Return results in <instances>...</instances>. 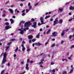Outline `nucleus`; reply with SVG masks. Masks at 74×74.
<instances>
[{"instance_id": "33", "label": "nucleus", "mask_w": 74, "mask_h": 74, "mask_svg": "<svg viewBox=\"0 0 74 74\" xmlns=\"http://www.w3.org/2000/svg\"><path fill=\"white\" fill-rule=\"evenodd\" d=\"M5 16H6L5 14H2L3 17H4Z\"/></svg>"}, {"instance_id": "31", "label": "nucleus", "mask_w": 74, "mask_h": 74, "mask_svg": "<svg viewBox=\"0 0 74 74\" xmlns=\"http://www.w3.org/2000/svg\"><path fill=\"white\" fill-rule=\"evenodd\" d=\"M73 18H71V19H69V22H70V21H72V20H73Z\"/></svg>"}, {"instance_id": "18", "label": "nucleus", "mask_w": 74, "mask_h": 74, "mask_svg": "<svg viewBox=\"0 0 74 74\" xmlns=\"http://www.w3.org/2000/svg\"><path fill=\"white\" fill-rule=\"evenodd\" d=\"M59 23L60 24H61L63 23V20H61L59 22Z\"/></svg>"}, {"instance_id": "37", "label": "nucleus", "mask_w": 74, "mask_h": 74, "mask_svg": "<svg viewBox=\"0 0 74 74\" xmlns=\"http://www.w3.org/2000/svg\"><path fill=\"white\" fill-rule=\"evenodd\" d=\"M71 38H72V35H70L69 36V39H71Z\"/></svg>"}, {"instance_id": "52", "label": "nucleus", "mask_w": 74, "mask_h": 74, "mask_svg": "<svg viewBox=\"0 0 74 74\" xmlns=\"http://www.w3.org/2000/svg\"><path fill=\"white\" fill-rule=\"evenodd\" d=\"M52 72H53V73H54V72H55V70L54 69H53L52 71Z\"/></svg>"}, {"instance_id": "43", "label": "nucleus", "mask_w": 74, "mask_h": 74, "mask_svg": "<svg viewBox=\"0 0 74 74\" xmlns=\"http://www.w3.org/2000/svg\"><path fill=\"white\" fill-rule=\"evenodd\" d=\"M38 3H36L35 4L34 6H37V5H38Z\"/></svg>"}, {"instance_id": "62", "label": "nucleus", "mask_w": 74, "mask_h": 74, "mask_svg": "<svg viewBox=\"0 0 74 74\" xmlns=\"http://www.w3.org/2000/svg\"><path fill=\"white\" fill-rule=\"evenodd\" d=\"M30 63H33V61L32 60L30 62Z\"/></svg>"}, {"instance_id": "46", "label": "nucleus", "mask_w": 74, "mask_h": 74, "mask_svg": "<svg viewBox=\"0 0 74 74\" xmlns=\"http://www.w3.org/2000/svg\"><path fill=\"white\" fill-rule=\"evenodd\" d=\"M67 73V72L66 71H64L63 72V74H66Z\"/></svg>"}, {"instance_id": "44", "label": "nucleus", "mask_w": 74, "mask_h": 74, "mask_svg": "<svg viewBox=\"0 0 74 74\" xmlns=\"http://www.w3.org/2000/svg\"><path fill=\"white\" fill-rule=\"evenodd\" d=\"M4 41V39H2L0 40V41Z\"/></svg>"}, {"instance_id": "41", "label": "nucleus", "mask_w": 74, "mask_h": 74, "mask_svg": "<svg viewBox=\"0 0 74 74\" xmlns=\"http://www.w3.org/2000/svg\"><path fill=\"white\" fill-rule=\"evenodd\" d=\"M21 15H22V16H25V13H23Z\"/></svg>"}, {"instance_id": "38", "label": "nucleus", "mask_w": 74, "mask_h": 74, "mask_svg": "<svg viewBox=\"0 0 74 74\" xmlns=\"http://www.w3.org/2000/svg\"><path fill=\"white\" fill-rule=\"evenodd\" d=\"M64 60H66V62L67 61V60L66 59H62V61H64Z\"/></svg>"}, {"instance_id": "50", "label": "nucleus", "mask_w": 74, "mask_h": 74, "mask_svg": "<svg viewBox=\"0 0 74 74\" xmlns=\"http://www.w3.org/2000/svg\"><path fill=\"white\" fill-rule=\"evenodd\" d=\"M61 44H63V42H64V41H63V40H61Z\"/></svg>"}, {"instance_id": "8", "label": "nucleus", "mask_w": 74, "mask_h": 74, "mask_svg": "<svg viewBox=\"0 0 74 74\" xmlns=\"http://www.w3.org/2000/svg\"><path fill=\"white\" fill-rule=\"evenodd\" d=\"M28 37L29 39L31 40V39H32L33 38V36L29 35L28 36Z\"/></svg>"}, {"instance_id": "45", "label": "nucleus", "mask_w": 74, "mask_h": 74, "mask_svg": "<svg viewBox=\"0 0 74 74\" xmlns=\"http://www.w3.org/2000/svg\"><path fill=\"white\" fill-rule=\"evenodd\" d=\"M30 60H29V59H27V63H28V62H29Z\"/></svg>"}, {"instance_id": "6", "label": "nucleus", "mask_w": 74, "mask_h": 74, "mask_svg": "<svg viewBox=\"0 0 74 74\" xmlns=\"http://www.w3.org/2000/svg\"><path fill=\"white\" fill-rule=\"evenodd\" d=\"M5 28L4 30H8L9 29H11V27H10L9 25H8L5 26Z\"/></svg>"}, {"instance_id": "3", "label": "nucleus", "mask_w": 74, "mask_h": 74, "mask_svg": "<svg viewBox=\"0 0 74 74\" xmlns=\"http://www.w3.org/2000/svg\"><path fill=\"white\" fill-rule=\"evenodd\" d=\"M58 22V18H56L54 21V23L53 24V26H55L57 23Z\"/></svg>"}, {"instance_id": "20", "label": "nucleus", "mask_w": 74, "mask_h": 74, "mask_svg": "<svg viewBox=\"0 0 74 74\" xmlns=\"http://www.w3.org/2000/svg\"><path fill=\"white\" fill-rule=\"evenodd\" d=\"M49 17H50V16H47L45 17V19H47V18H49Z\"/></svg>"}, {"instance_id": "23", "label": "nucleus", "mask_w": 74, "mask_h": 74, "mask_svg": "<svg viewBox=\"0 0 74 74\" xmlns=\"http://www.w3.org/2000/svg\"><path fill=\"white\" fill-rule=\"evenodd\" d=\"M49 40H48V41L45 43V45H47V44H48V42H49Z\"/></svg>"}, {"instance_id": "47", "label": "nucleus", "mask_w": 74, "mask_h": 74, "mask_svg": "<svg viewBox=\"0 0 74 74\" xmlns=\"http://www.w3.org/2000/svg\"><path fill=\"white\" fill-rule=\"evenodd\" d=\"M21 22H22L21 23H25V21H21Z\"/></svg>"}, {"instance_id": "1", "label": "nucleus", "mask_w": 74, "mask_h": 74, "mask_svg": "<svg viewBox=\"0 0 74 74\" xmlns=\"http://www.w3.org/2000/svg\"><path fill=\"white\" fill-rule=\"evenodd\" d=\"M6 57H7V53H6V52H5L3 54V58L2 62L1 64H5V62H7V60L6 59Z\"/></svg>"}, {"instance_id": "28", "label": "nucleus", "mask_w": 74, "mask_h": 74, "mask_svg": "<svg viewBox=\"0 0 74 74\" xmlns=\"http://www.w3.org/2000/svg\"><path fill=\"white\" fill-rule=\"evenodd\" d=\"M74 48V45L71 46V47H70V49H72V48Z\"/></svg>"}, {"instance_id": "7", "label": "nucleus", "mask_w": 74, "mask_h": 74, "mask_svg": "<svg viewBox=\"0 0 74 74\" xmlns=\"http://www.w3.org/2000/svg\"><path fill=\"white\" fill-rule=\"evenodd\" d=\"M8 10L10 11V13L11 14H14L13 12L14 11H13V10H12L11 9H8Z\"/></svg>"}, {"instance_id": "9", "label": "nucleus", "mask_w": 74, "mask_h": 74, "mask_svg": "<svg viewBox=\"0 0 74 74\" xmlns=\"http://www.w3.org/2000/svg\"><path fill=\"white\" fill-rule=\"evenodd\" d=\"M35 45H38V46H40V45H42V44L40 43V42L35 43Z\"/></svg>"}, {"instance_id": "64", "label": "nucleus", "mask_w": 74, "mask_h": 74, "mask_svg": "<svg viewBox=\"0 0 74 74\" xmlns=\"http://www.w3.org/2000/svg\"><path fill=\"white\" fill-rule=\"evenodd\" d=\"M53 18H51V19H50V21H53Z\"/></svg>"}, {"instance_id": "10", "label": "nucleus", "mask_w": 74, "mask_h": 74, "mask_svg": "<svg viewBox=\"0 0 74 74\" xmlns=\"http://www.w3.org/2000/svg\"><path fill=\"white\" fill-rule=\"evenodd\" d=\"M69 10H74V7H73L72 6H71L69 7Z\"/></svg>"}, {"instance_id": "32", "label": "nucleus", "mask_w": 74, "mask_h": 74, "mask_svg": "<svg viewBox=\"0 0 74 74\" xmlns=\"http://www.w3.org/2000/svg\"><path fill=\"white\" fill-rule=\"evenodd\" d=\"M25 43H26L25 42V41H24V40H23L22 42V44H25Z\"/></svg>"}, {"instance_id": "17", "label": "nucleus", "mask_w": 74, "mask_h": 74, "mask_svg": "<svg viewBox=\"0 0 74 74\" xmlns=\"http://www.w3.org/2000/svg\"><path fill=\"white\" fill-rule=\"evenodd\" d=\"M31 21L32 22H34V21H35V19H34V18H32L31 19Z\"/></svg>"}, {"instance_id": "51", "label": "nucleus", "mask_w": 74, "mask_h": 74, "mask_svg": "<svg viewBox=\"0 0 74 74\" xmlns=\"http://www.w3.org/2000/svg\"><path fill=\"white\" fill-rule=\"evenodd\" d=\"M31 8H32V6H29V10H31Z\"/></svg>"}, {"instance_id": "54", "label": "nucleus", "mask_w": 74, "mask_h": 74, "mask_svg": "<svg viewBox=\"0 0 74 74\" xmlns=\"http://www.w3.org/2000/svg\"><path fill=\"white\" fill-rule=\"evenodd\" d=\"M8 66H10V63H8Z\"/></svg>"}, {"instance_id": "4", "label": "nucleus", "mask_w": 74, "mask_h": 74, "mask_svg": "<svg viewBox=\"0 0 74 74\" xmlns=\"http://www.w3.org/2000/svg\"><path fill=\"white\" fill-rule=\"evenodd\" d=\"M33 25H32L31 26L34 28H36L37 27V22H34L33 23Z\"/></svg>"}, {"instance_id": "25", "label": "nucleus", "mask_w": 74, "mask_h": 74, "mask_svg": "<svg viewBox=\"0 0 74 74\" xmlns=\"http://www.w3.org/2000/svg\"><path fill=\"white\" fill-rule=\"evenodd\" d=\"M9 48V47L8 46H7V47H6V48L5 49V51H7V50Z\"/></svg>"}, {"instance_id": "26", "label": "nucleus", "mask_w": 74, "mask_h": 74, "mask_svg": "<svg viewBox=\"0 0 74 74\" xmlns=\"http://www.w3.org/2000/svg\"><path fill=\"white\" fill-rule=\"evenodd\" d=\"M18 47H17L16 49L15 50V52H16L17 51H18Z\"/></svg>"}, {"instance_id": "36", "label": "nucleus", "mask_w": 74, "mask_h": 74, "mask_svg": "<svg viewBox=\"0 0 74 74\" xmlns=\"http://www.w3.org/2000/svg\"><path fill=\"white\" fill-rule=\"evenodd\" d=\"M15 40V39H12L11 40L12 41H14Z\"/></svg>"}, {"instance_id": "34", "label": "nucleus", "mask_w": 74, "mask_h": 74, "mask_svg": "<svg viewBox=\"0 0 74 74\" xmlns=\"http://www.w3.org/2000/svg\"><path fill=\"white\" fill-rule=\"evenodd\" d=\"M71 32H74V28H72L71 29Z\"/></svg>"}, {"instance_id": "19", "label": "nucleus", "mask_w": 74, "mask_h": 74, "mask_svg": "<svg viewBox=\"0 0 74 74\" xmlns=\"http://www.w3.org/2000/svg\"><path fill=\"white\" fill-rule=\"evenodd\" d=\"M5 25H10V24L9 23L6 22L5 23Z\"/></svg>"}, {"instance_id": "48", "label": "nucleus", "mask_w": 74, "mask_h": 74, "mask_svg": "<svg viewBox=\"0 0 74 74\" xmlns=\"http://www.w3.org/2000/svg\"><path fill=\"white\" fill-rule=\"evenodd\" d=\"M3 72H4V70L3 71H2L1 72V74H3Z\"/></svg>"}, {"instance_id": "59", "label": "nucleus", "mask_w": 74, "mask_h": 74, "mask_svg": "<svg viewBox=\"0 0 74 74\" xmlns=\"http://www.w3.org/2000/svg\"><path fill=\"white\" fill-rule=\"evenodd\" d=\"M8 3H9V1H7L6 2V3H5V4H8Z\"/></svg>"}, {"instance_id": "30", "label": "nucleus", "mask_w": 74, "mask_h": 74, "mask_svg": "<svg viewBox=\"0 0 74 74\" xmlns=\"http://www.w3.org/2000/svg\"><path fill=\"white\" fill-rule=\"evenodd\" d=\"M36 40V39H33L32 40V42H34Z\"/></svg>"}, {"instance_id": "49", "label": "nucleus", "mask_w": 74, "mask_h": 74, "mask_svg": "<svg viewBox=\"0 0 74 74\" xmlns=\"http://www.w3.org/2000/svg\"><path fill=\"white\" fill-rule=\"evenodd\" d=\"M51 65H53L55 64V63H53L52 62H51Z\"/></svg>"}, {"instance_id": "60", "label": "nucleus", "mask_w": 74, "mask_h": 74, "mask_svg": "<svg viewBox=\"0 0 74 74\" xmlns=\"http://www.w3.org/2000/svg\"><path fill=\"white\" fill-rule=\"evenodd\" d=\"M28 5L29 6H30V3H28Z\"/></svg>"}, {"instance_id": "40", "label": "nucleus", "mask_w": 74, "mask_h": 74, "mask_svg": "<svg viewBox=\"0 0 74 74\" xmlns=\"http://www.w3.org/2000/svg\"><path fill=\"white\" fill-rule=\"evenodd\" d=\"M42 63H43V62L42 61H41L39 63V64H42Z\"/></svg>"}, {"instance_id": "21", "label": "nucleus", "mask_w": 74, "mask_h": 74, "mask_svg": "<svg viewBox=\"0 0 74 74\" xmlns=\"http://www.w3.org/2000/svg\"><path fill=\"white\" fill-rule=\"evenodd\" d=\"M59 10L60 11V12H62V11H63V9H62L61 8H59Z\"/></svg>"}, {"instance_id": "63", "label": "nucleus", "mask_w": 74, "mask_h": 74, "mask_svg": "<svg viewBox=\"0 0 74 74\" xmlns=\"http://www.w3.org/2000/svg\"><path fill=\"white\" fill-rule=\"evenodd\" d=\"M23 31H25V32H26V29L25 28L23 29Z\"/></svg>"}, {"instance_id": "12", "label": "nucleus", "mask_w": 74, "mask_h": 74, "mask_svg": "<svg viewBox=\"0 0 74 74\" xmlns=\"http://www.w3.org/2000/svg\"><path fill=\"white\" fill-rule=\"evenodd\" d=\"M10 21H11V23H14V20H13V19H10Z\"/></svg>"}, {"instance_id": "57", "label": "nucleus", "mask_w": 74, "mask_h": 74, "mask_svg": "<svg viewBox=\"0 0 74 74\" xmlns=\"http://www.w3.org/2000/svg\"><path fill=\"white\" fill-rule=\"evenodd\" d=\"M21 47H24V45H23V44H21Z\"/></svg>"}, {"instance_id": "15", "label": "nucleus", "mask_w": 74, "mask_h": 74, "mask_svg": "<svg viewBox=\"0 0 74 74\" xmlns=\"http://www.w3.org/2000/svg\"><path fill=\"white\" fill-rule=\"evenodd\" d=\"M64 34H65V32H64V31H63V33H62L61 34V35H62V36L64 35Z\"/></svg>"}, {"instance_id": "35", "label": "nucleus", "mask_w": 74, "mask_h": 74, "mask_svg": "<svg viewBox=\"0 0 74 74\" xmlns=\"http://www.w3.org/2000/svg\"><path fill=\"white\" fill-rule=\"evenodd\" d=\"M38 26H41V25H44V24H41V23H38Z\"/></svg>"}, {"instance_id": "2", "label": "nucleus", "mask_w": 74, "mask_h": 74, "mask_svg": "<svg viewBox=\"0 0 74 74\" xmlns=\"http://www.w3.org/2000/svg\"><path fill=\"white\" fill-rule=\"evenodd\" d=\"M29 25H31V22L30 21L26 22L24 24L25 27H28Z\"/></svg>"}, {"instance_id": "11", "label": "nucleus", "mask_w": 74, "mask_h": 74, "mask_svg": "<svg viewBox=\"0 0 74 74\" xmlns=\"http://www.w3.org/2000/svg\"><path fill=\"white\" fill-rule=\"evenodd\" d=\"M56 33H56V32H54L53 33H52V34H53V36H54V37H55V36H57V35H56V34H56Z\"/></svg>"}, {"instance_id": "27", "label": "nucleus", "mask_w": 74, "mask_h": 74, "mask_svg": "<svg viewBox=\"0 0 74 74\" xmlns=\"http://www.w3.org/2000/svg\"><path fill=\"white\" fill-rule=\"evenodd\" d=\"M29 47H27V52H29V51H30V49H29Z\"/></svg>"}, {"instance_id": "29", "label": "nucleus", "mask_w": 74, "mask_h": 74, "mask_svg": "<svg viewBox=\"0 0 74 74\" xmlns=\"http://www.w3.org/2000/svg\"><path fill=\"white\" fill-rule=\"evenodd\" d=\"M25 68L27 70H29V67H28V66H26Z\"/></svg>"}, {"instance_id": "22", "label": "nucleus", "mask_w": 74, "mask_h": 74, "mask_svg": "<svg viewBox=\"0 0 74 74\" xmlns=\"http://www.w3.org/2000/svg\"><path fill=\"white\" fill-rule=\"evenodd\" d=\"M51 32V29H49L47 32L46 34H48Z\"/></svg>"}, {"instance_id": "39", "label": "nucleus", "mask_w": 74, "mask_h": 74, "mask_svg": "<svg viewBox=\"0 0 74 74\" xmlns=\"http://www.w3.org/2000/svg\"><path fill=\"white\" fill-rule=\"evenodd\" d=\"M24 62L23 61L21 62V64H24Z\"/></svg>"}, {"instance_id": "16", "label": "nucleus", "mask_w": 74, "mask_h": 74, "mask_svg": "<svg viewBox=\"0 0 74 74\" xmlns=\"http://www.w3.org/2000/svg\"><path fill=\"white\" fill-rule=\"evenodd\" d=\"M20 33L21 34H24V31L23 30L21 31Z\"/></svg>"}, {"instance_id": "5", "label": "nucleus", "mask_w": 74, "mask_h": 74, "mask_svg": "<svg viewBox=\"0 0 74 74\" xmlns=\"http://www.w3.org/2000/svg\"><path fill=\"white\" fill-rule=\"evenodd\" d=\"M40 19L41 22V24H45V23H44V18L42 17H41Z\"/></svg>"}, {"instance_id": "55", "label": "nucleus", "mask_w": 74, "mask_h": 74, "mask_svg": "<svg viewBox=\"0 0 74 74\" xmlns=\"http://www.w3.org/2000/svg\"><path fill=\"white\" fill-rule=\"evenodd\" d=\"M17 11H18V9H15V12H17Z\"/></svg>"}, {"instance_id": "13", "label": "nucleus", "mask_w": 74, "mask_h": 74, "mask_svg": "<svg viewBox=\"0 0 74 74\" xmlns=\"http://www.w3.org/2000/svg\"><path fill=\"white\" fill-rule=\"evenodd\" d=\"M74 70V68H73L71 69L70 71L69 72V73H73V70Z\"/></svg>"}, {"instance_id": "56", "label": "nucleus", "mask_w": 74, "mask_h": 74, "mask_svg": "<svg viewBox=\"0 0 74 74\" xmlns=\"http://www.w3.org/2000/svg\"><path fill=\"white\" fill-rule=\"evenodd\" d=\"M71 3V2H69V3H66V4L67 5H68V4H69V3Z\"/></svg>"}, {"instance_id": "53", "label": "nucleus", "mask_w": 74, "mask_h": 74, "mask_svg": "<svg viewBox=\"0 0 74 74\" xmlns=\"http://www.w3.org/2000/svg\"><path fill=\"white\" fill-rule=\"evenodd\" d=\"M68 59H69V60H71V58L70 57H68Z\"/></svg>"}, {"instance_id": "61", "label": "nucleus", "mask_w": 74, "mask_h": 74, "mask_svg": "<svg viewBox=\"0 0 74 74\" xmlns=\"http://www.w3.org/2000/svg\"><path fill=\"white\" fill-rule=\"evenodd\" d=\"M29 43H32V40H30L29 41Z\"/></svg>"}, {"instance_id": "24", "label": "nucleus", "mask_w": 74, "mask_h": 74, "mask_svg": "<svg viewBox=\"0 0 74 74\" xmlns=\"http://www.w3.org/2000/svg\"><path fill=\"white\" fill-rule=\"evenodd\" d=\"M25 47H24L22 48V51H25Z\"/></svg>"}, {"instance_id": "42", "label": "nucleus", "mask_w": 74, "mask_h": 74, "mask_svg": "<svg viewBox=\"0 0 74 74\" xmlns=\"http://www.w3.org/2000/svg\"><path fill=\"white\" fill-rule=\"evenodd\" d=\"M55 45V44L54 43L53 45H51L52 47H54Z\"/></svg>"}, {"instance_id": "14", "label": "nucleus", "mask_w": 74, "mask_h": 74, "mask_svg": "<svg viewBox=\"0 0 74 74\" xmlns=\"http://www.w3.org/2000/svg\"><path fill=\"white\" fill-rule=\"evenodd\" d=\"M40 33H38V35L36 36V38H40Z\"/></svg>"}, {"instance_id": "58", "label": "nucleus", "mask_w": 74, "mask_h": 74, "mask_svg": "<svg viewBox=\"0 0 74 74\" xmlns=\"http://www.w3.org/2000/svg\"><path fill=\"white\" fill-rule=\"evenodd\" d=\"M11 42H9V43H8V45H10V44H11Z\"/></svg>"}]
</instances>
